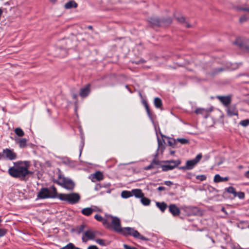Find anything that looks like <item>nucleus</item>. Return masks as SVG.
<instances>
[{
  "label": "nucleus",
  "mask_w": 249,
  "mask_h": 249,
  "mask_svg": "<svg viewBox=\"0 0 249 249\" xmlns=\"http://www.w3.org/2000/svg\"><path fill=\"white\" fill-rule=\"evenodd\" d=\"M106 227L108 228H112L116 232L125 236L131 235L142 240H148L146 237L142 235L137 230L133 228H122L121 220L116 216L107 215V223Z\"/></svg>",
  "instance_id": "1"
},
{
  "label": "nucleus",
  "mask_w": 249,
  "mask_h": 249,
  "mask_svg": "<svg viewBox=\"0 0 249 249\" xmlns=\"http://www.w3.org/2000/svg\"><path fill=\"white\" fill-rule=\"evenodd\" d=\"M30 165V163L28 161L17 162V178H18L22 180H26L29 175H31L33 173L28 170Z\"/></svg>",
  "instance_id": "2"
},
{
  "label": "nucleus",
  "mask_w": 249,
  "mask_h": 249,
  "mask_svg": "<svg viewBox=\"0 0 249 249\" xmlns=\"http://www.w3.org/2000/svg\"><path fill=\"white\" fill-rule=\"evenodd\" d=\"M56 188L52 186L50 188H42L37 194V197L41 199L58 197Z\"/></svg>",
  "instance_id": "3"
},
{
  "label": "nucleus",
  "mask_w": 249,
  "mask_h": 249,
  "mask_svg": "<svg viewBox=\"0 0 249 249\" xmlns=\"http://www.w3.org/2000/svg\"><path fill=\"white\" fill-rule=\"evenodd\" d=\"M56 182L63 188L70 190H72L75 185L73 181L70 178H65L59 170L58 171V180L56 181Z\"/></svg>",
  "instance_id": "4"
},
{
  "label": "nucleus",
  "mask_w": 249,
  "mask_h": 249,
  "mask_svg": "<svg viewBox=\"0 0 249 249\" xmlns=\"http://www.w3.org/2000/svg\"><path fill=\"white\" fill-rule=\"evenodd\" d=\"M58 198L60 200L66 201L70 204H75L77 203L80 199V196L78 193H73L71 194H59Z\"/></svg>",
  "instance_id": "5"
},
{
  "label": "nucleus",
  "mask_w": 249,
  "mask_h": 249,
  "mask_svg": "<svg viewBox=\"0 0 249 249\" xmlns=\"http://www.w3.org/2000/svg\"><path fill=\"white\" fill-rule=\"evenodd\" d=\"M162 162L165 163V164L161 165L163 171H168L172 170L180 164L179 160H164Z\"/></svg>",
  "instance_id": "6"
},
{
  "label": "nucleus",
  "mask_w": 249,
  "mask_h": 249,
  "mask_svg": "<svg viewBox=\"0 0 249 249\" xmlns=\"http://www.w3.org/2000/svg\"><path fill=\"white\" fill-rule=\"evenodd\" d=\"M202 157V155L201 154H198L194 159L187 160L186 162V165L184 166L180 167L179 169L183 170L192 169L199 162Z\"/></svg>",
  "instance_id": "7"
},
{
  "label": "nucleus",
  "mask_w": 249,
  "mask_h": 249,
  "mask_svg": "<svg viewBox=\"0 0 249 249\" xmlns=\"http://www.w3.org/2000/svg\"><path fill=\"white\" fill-rule=\"evenodd\" d=\"M2 155L3 159H8L9 160H13L16 157L14 152L8 148L3 150Z\"/></svg>",
  "instance_id": "8"
},
{
  "label": "nucleus",
  "mask_w": 249,
  "mask_h": 249,
  "mask_svg": "<svg viewBox=\"0 0 249 249\" xmlns=\"http://www.w3.org/2000/svg\"><path fill=\"white\" fill-rule=\"evenodd\" d=\"M101 210L99 209L96 207H88L84 208L82 210L81 213L83 214L89 216L95 212H100Z\"/></svg>",
  "instance_id": "9"
},
{
  "label": "nucleus",
  "mask_w": 249,
  "mask_h": 249,
  "mask_svg": "<svg viewBox=\"0 0 249 249\" xmlns=\"http://www.w3.org/2000/svg\"><path fill=\"white\" fill-rule=\"evenodd\" d=\"M234 44L240 47H247V45L249 44V39L244 37H238Z\"/></svg>",
  "instance_id": "10"
},
{
  "label": "nucleus",
  "mask_w": 249,
  "mask_h": 249,
  "mask_svg": "<svg viewBox=\"0 0 249 249\" xmlns=\"http://www.w3.org/2000/svg\"><path fill=\"white\" fill-rule=\"evenodd\" d=\"M161 161H160L158 160H157L156 159H154L151 162L150 164L148 166H146L144 167V169L145 170H149L152 168H159L160 167H161L160 162Z\"/></svg>",
  "instance_id": "11"
},
{
  "label": "nucleus",
  "mask_w": 249,
  "mask_h": 249,
  "mask_svg": "<svg viewBox=\"0 0 249 249\" xmlns=\"http://www.w3.org/2000/svg\"><path fill=\"white\" fill-rule=\"evenodd\" d=\"M169 211L174 216H178L180 213L179 209L175 204H171L169 206Z\"/></svg>",
  "instance_id": "12"
},
{
  "label": "nucleus",
  "mask_w": 249,
  "mask_h": 249,
  "mask_svg": "<svg viewBox=\"0 0 249 249\" xmlns=\"http://www.w3.org/2000/svg\"><path fill=\"white\" fill-rule=\"evenodd\" d=\"M28 140L26 138H17V143L20 148H25L28 146Z\"/></svg>",
  "instance_id": "13"
},
{
  "label": "nucleus",
  "mask_w": 249,
  "mask_h": 249,
  "mask_svg": "<svg viewBox=\"0 0 249 249\" xmlns=\"http://www.w3.org/2000/svg\"><path fill=\"white\" fill-rule=\"evenodd\" d=\"M217 98L225 106H228L231 102V99L230 96H218Z\"/></svg>",
  "instance_id": "14"
},
{
  "label": "nucleus",
  "mask_w": 249,
  "mask_h": 249,
  "mask_svg": "<svg viewBox=\"0 0 249 249\" xmlns=\"http://www.w3.org/2000/svg\"><path fill=\"white\" fill-rule=\"evenodd\" d=\"M89 92L90 85H87L85 87L81 89L79 94L82 97H86L89 95Z\"/></svg>",
  "instance_id": "15"
},
{
  "label": "nucleus",
  "mask_w": 249,
  "mask_h": 249,
  "mask_svg": "<svg viewBox=\"0 0 249 249\" xmlns=\"http://www.w3.org/2000/svg\"><path fill=\"white\" fill-rule=\"evenodd\" d=\"M85 236L89 240H93L96 236V232L91 230H88L85 232Z\"/></svg>",
  "instance_id": "16"
},
{
  "label": "nucleus",
  "mask_w": 249,
  "mask_h": 249,
  "mask_svg": "<svg viewBox=\"0 0 249 249\" xmlns=\"http://www.w3.org/2000/svg\"><path fill=\"white\" fill-rule=\"evenodd\" d=\"M227 113L230 116L237 115L238 110L234 106L230 107L227 109Z\"/></svg>",
  "instance_id": "17"
},
{
  "label": "nucleus",
  "mask_w": 249,
  "mask_h": 249,
  "mask_svg": "<svg viewBox=\"0 0 249 249\" xmlns=\"http://www.w3.org/2000/svg\"><path fill=\"white\" fill-rule=\"evenodd\" d=\"M132 196H134L137 198H141L144 196V194L142 193L141 189H133L131 191Z\"/></svg>",
  "instance_id": "18"
},
{
  "label": "nucleus",
  "mask_w": 249,
  "mask_h": 249,
  "mask_svg": "<svg viewBox=\"0 0 249 249\" xmlns=\"http://www.w3.org/2000/svg\"><path fill=\"white\" fill-rule=\"evenodd\" d=\"M92 180H101L103 178V174L101 172H96L92 175Z\"/></svg>",
  "instance_id": "19"
},
{
  "label": "nucleus",
  "mask_w": 249,
  "mask_h": 249,
  "mask_svg": "<svg viewBox=\"0 0 249 249\" xmlns=\"http://www.w3.org/2000/svg\"><path fill=\"white\" fill-rule=\"evenodd\" d=\"M156 205L162 212H164L167 208V205L164 202H157Z\"/></svg>",
  "instance_id": "20"
},
{
  "label": "nucleus",
  "mask_w": 249,
  "mask_h": 249,
  "mask_svg": "<svg viewBox=\"0 0 249 249\" xmlns=\"http://www.w3.org/2000/svg\"><path fill=\"white\" fill-rule=\"evenodd\" d=\"M212 110V109H205L203 108H198L196 109L195 113L197 114H206L208 112H211Z\"/></svg>",
  "instance_id": "21"
},
{
  "label": "nucleus",
  "mask_w": 249,
  "mask_h": 249,
  "mask_svg": "<svg viewBox=\"0 0 249 249\" xmlns=\"http://www.w3.org/2000/svg\"><path fill=\"white\" fill-rule=\"evenodd\" d=\"M107 215H106V218H104L101 215H98V214H96L94 216V218L97 221L102 222L103 224L106 227V224L107 223Z\"/></svg>",
  "instance_id": "22"
},
{
  "label": "nucleus",
  "mask_w": 249,
  "mask_h": 249,
  "mask_svg": "<svg viewBox=\"0 0 249 249\" xmlns=\"http://www.w3.org/2000/svg\"><path fill=\"white\" fill-rule=\"evenodd\" d=\"M228 180V177L222 178L219 175L217 174L215 175L213 180L215 182H219L222 181H226Z\"/></svg>",
  "instance_id": "23"
},
{
  "label": "nucleus",
  "mask_w": 249,
  "mask_h": 249,
  "mask_svg": "<svg viewBox=\"0 0 249 249\" xmlns=\"http://www.w3.org/2000/svg\"><path fill=\"white\" fill-rule=\"evenodd\" d=\"M77 6V4L74 0H71L65 4V7L67 9L76 8Z\"/></svg>",
  "instance_id": "24"
},
{
  "label": "nucleus",
  "mask_w": 249,
  "mask_h": 249,
  "mask_svg": "<svg viewBox=\"0 0 249 249\" xmlns=\"http://www.w3.org/2000/svg\"><path fill=\"white\" fill-rule=\"evenodd\" d=\"M149 21L152 24L160 26V20L156 18H150Z\"/></svg>",
  "instance_id": "25"
},
{
  "label": "nucleus",
  "mask_w": 249,
  "mask_h": 249,
  "mask_svg": "<svg viewBox=\"0 0 249 249\" xmlns=\"http://www.w3.org/2000/svg\"><path fill=\"white\" fill-rule=\"evenodd\" d=\"M225 190L230 194H233L234 197H236L237 196V193L235 191V189L233 187L230 186L228 188H226Z\"/></svg>",
  "instance_id": "26"
},
{
  "label": "nucleus",
  "mask_w": 249,
  "mask_h": 249,
  "mask_svg": "<svg viewBox=\"0 0 249 249\" xmlns=\"http://www.w3.org/2000/svg\"><path fill=\"white\" fill-rule=\"evenodd\" d=\"M154 105L157 108H161L162 105L161 99L158 97L154 99Z\"/></svg>",
  "instance_id": "27"
},
{
  "label": "nucleus",
  "mask_w": 249,
  "mask_h": 249,
  "mask_svg": "<svg viewBox=\"0 0 249 249\" xmlns=\"http://www.w3.org/2000/svg\"><path fill=\"white\" fill-rule=\"evenodd\" d=\"M121 196L122 197L126 198L132 196V192L124 191L122 192Z\"/></svg>",
  "instance_id": "28"
},
{
  "label": "nucleus",
  "mask_w": 249,
  "mask_h": 249,
  "mask_svg": "<svg viewBox=\"0 0 249 249\" xmlns=\"http://www.w3.org/2000/svg\"><path fill=\"white\" fill-rule=\"evenodd\" d=\"M177 19L178 21L181 23H183L184 24V26L187 28H190L191 27V25L188 23L185 22V19L184 17H181L180 18H177Z\"/></svg>",
  "instance_id": "29"
},
{
  "label": "nucleus",
  "mask_w": 249,
  "mask_h": 249,
  "mask_svg": "<svg viewBox=\"0 0 249 249\" xmlns=\"http://www.w3.org/2000/svg\"><path fill=\"white\" fill-rule=\"evenodd\" d=\"M141 201L145 206H148L150 203V200L149 198L144 197V196L141 197Z\"/></svg>",
  "instance_id": "30"
},
{
  "label": "nucleus",
  "mask_w": 249,
  "mask_h": 249,
  "mask_svg": "<svg viewBox=\"0 0 249 249\" xmlns=\"http://www.w3.org/2000/svg\"><path fill=\"white\" fill-rule=\"evenodd\" d=\"M8 173L11 176L16 178V168L14 167H10L8 170Z\"/></svg>",
  "instance_id": "31"
},
{
  "label": "nucleus",
  "mask_w": 249,
  "mask_h": 249,
  "mask_svg": "<svg viewBox=\"0 0 249 249\" xmlns=\"http://www.w3.org/2000/svg\"><path fill=\"white\" fill-rule=\"evenodd\" d=\"M176 140L177 142H179L182 144H188L189 143V140L185 138H178Z\"/></svg>",
  "instance_id": "32"
},
{
  "label": "nucleus",
  "mask_w": 249,
  "mask_h": 249,
  "mask_svg": "<svg viewBox=\"0 0 249 249\" xmlns=\"http://www.w3.org/2000/svg\"><path fill=\"white\" fill-rule=\"evenodd\" d=\"M239 124L244 127L249 125V119H246L240 122Z\"/></svg>",
  "instance_id": "33"
},
{
  "label": "nucleus",
  "mask_w": 249,
  "mask_h": 249,
  "mask_svg": "<svg viewBox=\"0 0 249 249\" xmlns=\"http://www.w3.org/2000/svg\"><path fill=\"white\" fill-rule=\"evenodd\" d=\"M24 135L23 131L19 127H17V135L19 137L23 136Z\"/></svg>",
  "instance_id": "34"
},
{
  "label": "nucleus",
  "mask_w": 249,
  "mask_h": 249,
  "mask_svg": "<svg viewBox=\"0 0 249 249\" xmlns=\"http://www.w3.org/2000/svg\"><path fill=\"white\" fill-rule=\"evenodd\" d=\"M74 246L72 243H69L66 246L61 248L60 249H74Z\"/></svg>",
  "instance_id": "35"
},
{
  "label": "nucleus",
  "mask_w": 249,
  "mask_h": 249,
  "mask_svg": "<svg viewBox=\"0 0 249 249\" xmlns=\"http://www.w3.org/2000/svg\"><path fill=\"white\" fill-rule=\"evenodd\" d=\"M176 142H177L176 139H170L168 140V143L169 145L173 146L176 143Z\"/></svg>",
  "instance_id": "36"
},
{
  "label": "nucleus",
  "mask_w": 249,
  "mask_h": 249,
  "mask_svg": "<svg viewBox=\"0 0 249 249\" xmlns=\"http://www.w3.org/2000/svg\"><path fill=\"white\" fill-rule=\"evenodd\" d=\"M237 9L238 11H244L249 12V6L248 7H238Z\"/></svg>",
  "instance_id": "37"
},
{
  "label": "nucleus",
  "mask_w": 249,
  "mask_h": 249,
  "mask_svg": "<svg viewBox=\"0 0 249 249\" xmlns=\"http://www.w3.org/2000/svg\"><path fill=\"white\" fill-rule=\"evenodd\" d=\"M196 178L198 180L203 181L206 179V177L205 175H198L196 176Z\"/></svg>",
  "instance_id": "38"
},
{
  "label": "nucleus",
  "mask_w": 249,
  "mask_h": 249,
  "mask_svg": "<svg viewBox=\"0 0 249 249\" xmlns=\"http://www.w3.org/2000/svg\"><path fill=\"white\" fill-rule=\"evenodd\" d=\"M96 242L101 246H103L105 245L104 241L101 239H98L96 240Z\"/></svg>",
  "instance_id": "39"
},
{
  "label": "nucleus",
  "mask_w": 249,
  "mask_h": 249,
  "mask_svg": "<svg viewBox=\"0 0 249 249\" xmlns=\"http://www.w3.org/2000/svg\"><path fill=\"white\" fill-rule=\"evenodd\" d=\"M85 228V226L84 225H81L79 226L78 229H77V232L78 233H80L81 232H82Z\"/></svg>",
  "instance_id": "40"
},
{
  "label": "nucleus",
  "mask_w": 249,
  "mask_h": 249,
  "mask_svg": "<svg viewBox=\"0 0 249 249\" xmlns=\"http://www.w3.org/2000/svg\"><path fill=\"white\" fill-rule=\"evenodd\" d=\"M239 198H243L245 197V194L243 192H239L237 193V196Z\"/></svg>",
  "instance_id": "41"
},
{
  "label": "nucleus",
  "mask_w": 249,
  "mask_h": 249,
  "mask_svg": "<svg viewBox=\"0 0 249 249\" xmlns=\"http://www.w3.org/2000/svg\"><path fill=\"white\" fill-rule=\"evenodd\" d=\"M67 51L66 49H62V53L59 54L60 57H64L67 55Z\"/></svg>",
  "instance_id": "42"
},
{
  "label": "nucleus",
  "mask_w": 249,
  "mask_h": 249,
  "mask_svg": "<svg viewBox=\"0 0 249 249\" xmlns=\"http://www.w3.org/2000/svg\"><path fill=\"white\" fill-rule=\"evenodd\" d=\"M248 18L245 16H243L240 18L239 21L241 23L245 22L247 20Z\"/></svg>",
  "instance_id": "43"
},
{
  "label": "nucleus",
  "mask_w": 249,
  "mask_h": 249,
  "mask_svg": "<svg viewBox=\"0 0 249 249\" xmlns=\"http://www.w3.org/2000/svg\"><path fill=\"white\" fill-rule=\"evenodd\" d=\"M124 247L125 249H137L136 248L128 246L126 244H124Z\"/></svg>",
  "instance_id": "44"
},
{
  "label": "nucleus",
  "mask_w": 249,
  "mask_h": 249,
  "mask_svg": "<svg viewBox=\"0 0 249 249\" xmlns=\"http://www.w3.org/2000/svg\"><path fill=\"white\" fill-rule=\"evenodd\" d=\"M6 231L4 229H0V236H3L5 234Z\"/></svg>",
  "instance_id": "45"
},
{
  "label": "nucleus",
  "mask_w": 249,
  "mask_h": 249,
  "mask_svg": "<svg viewBox=\"0 0 249 249\" xmlns=\"http://www.w3.org/2000/svg\"><path fill=\"white\" fill-rule=\"evenodd\" d=\"M224 71V69L223 68L217 69L215 70L214 74H216L217 73L220 72L221 71Z\"/></svg>",
  "instance_id": "46"
},
{
  "label": "nucleus",
  "mask_w": 249,
  "mask_h": 249,
  "mask_svg": "<svg viewBox=\"0 0 249 249\" xmlns=\"http://www.w3.org/2000/svg\"><path fill=\"white\" fill-rule=\"evenodd\" d=\"M164 184L167 186H171L173 184V182L170 181H165Z\"/></svg>",
  "instance_id": "47"
},
{
  "label": "nucleus",
  "mask_w": 249,
  "mask_h": 249,
  "mask_svg": "<svg viewBox=\"0 0 249 249\" xmlns=\"http://www.w3.org/2000/svg\"><path fill=\"white\" fill-rule=\"evenodd\" d=\"M87 249H99L95 245L89 246Z\"/></svg>",
  "instance_id": "48"
},
{
  "label": "nucleus",
  "mask_w": 249,
  "mask_h": 249,
  "mask_svg": "<svg viewBox=\"0 0 249 249\" xmlns=\"http://www.w3.org/2000/svg\"><path fill=\"white\" fill-rule=\"evenodd\" d=\"M82 240L83 241V242H87L88 241V240H89V239H88L85 236V234H83V236H82Z\"/></svg>",
  "instance_id": "49"
},
{
  "label": "nucleus",
  "mask_w": 249,
  "mask_h": 249,
  "mask_svg": "<svg viewBox=\"0 0 249 249\" xmlns=\"http://www.w3.org/2000/svg\"><path fill=\"white\" fill-rule=\"evenodd\" d=\"M143 105L145 107L146 110L149 109L148 105L146 101L143 102Z\"/></svg>",
  "instance_id": "50"
},
{
  "label": "nucleus",
  "mask_w": 249,
  "mask_h": 249,
  "mask_svg": "<svg viewBox=\"0 0 249 249\" xmlns=\"http://www.w3.org/2000/svg\"><path fill=\"white\" fill-rule=\"evenodd\" d=\"M158 142L159 147H160L161 145H162V141L160 140L159 138H158Z\"/></svg>",
  "instance_id": "51"
},
{
  "label": "nucleus",
  "mask_w": 249,
  "mask_h": 249,
  "mask_svg": "<svg viewBox=\"0 0 249 249\" xmlns=\"http://www.w3.org/2000/svg\"><path fill=\"white\" fill-rule=\"evenodd\" d=\"M165 189V187H163V186H159L158 188V190L159 191H163Z\"/></svg>",
  "instance_id": "52"
},
{
  "label": "nucleus",
  "mask_w": 249,
  "mask_h": 249,
  "mask_svg": "<svg viewBox=\"0 0 249 249\" xmlns=\"http://www.w3.org/2000/svg\"><path fill=\"white\" fill-rule=\"evenodd\" d=\"M146 112H147V113L148 115V116L150 118H152V115H151V114L150 113V109H148V110H146Z\"/></svg>",
  "instance_id": "53"
},
{
  "label": "nucleus",
  "mask_w": 249,
  "mask_h": 249,
  "mask_svg": "<svg viewBox=\"0 0 249 249\" xmlns=\"http://www.w3.org/2000/svg\"><path fill=\"white\" fill-rule=\"evenodd\" d=\"M101 187V185L100 184H98L95 187V189L96 190H98L99 189V188H100Z\"/></svg>",
  "instance_id": "54"
},
{
  "label": "nucleus",
  "mask_w": 249,
  "mask_h": 249,
  "mask_svg": "<svg viewBox=\"0 0 249 249\" xmlns=\"http://www.w3.org/2000/svg\"><path fill=\"white\" fill-rule=\"evenodd\" d=\"M77 94H75V93H74V94H72V98H73V99H76V98H77Z\"/></svg>",
  "instance_id": "55"
},
{
  "label": "nucleus",
  "mask_w": 249,
  "mask_h": 249,
  "mask_svg": "<svg viewBox=\"0 0 249 249\" xmlns=\"http://www.w3.org/2000/svg\"><path fill=\"white\" fill-rule=\"evenodd\" d=\"M3 158L2 153H0V160Z\"/></svg>",
  "instance_id": "56"
},
{
  "label": "nucleus",
  "mask_w": 249,
  "mask_h": 249,
  "mask_svg": "<svg viewBox=\"0 0 249 249\" xmlns=\"http://www.w3.org/2000/svg\"><path fill=\"white\" fill-rule=\"evenodd\" d=\"M168 22L169 23H170L171 22V19H170V18H169V19H168Z\"/></svg>",
  "instance_id": "57"
},
{
  "label": "nucleus",
  "mask_w": 249,
  "mask_h": 249,
  "mask_svg": "<svg viewBox=\"0 0 249 249\" xmlns=\"http://www.w3.org/2000/svg\"><path fill=\"white\" fill-rule=\"evenodd\" d=\"M174 153V151H171V154L173 155Z\"/></svg>",
  "instance_id": "58"
},
{
  "label": "nucleus",
  "mask_w": 249,
  "mask_h": 249,
  "mask_svg": "<svg viewBox=\"0 0 249 249\" xmlns=\"http://www.w3.org/2000/svg\"><path fill=\"white\" fill-rule=\"evenodd\" d=\"M51 1L53 2H54L55 0H51Z\"/></svg>",
  "instance_id": "59"
},
{
  "label": "nucleus",
  "mask_w": 249,
  "mask_h": 249,
  "mask_svg": "<svg viewBox=\"0 0 249 249\" xmlns=\"http://www.w3.org/2000/svg\"><path fill=\"white\" fill-rule=\"evenodd\" d=\"M236 249H243V248H241V247H239L238 248H237Z\"/></svg>",
  "instance_id": "60"
},
{
  "label": "nucleus",
  "mask_w": 249,
  "mask_h": 249,
  "mask_svg": "<svg viewBox=\"0 0 249 249\" xmlns=\"http://www.w3.org/2000/svg\"><path fill=\"white\" fill-rule=\"evenodd\" d=\"M222 211L223 212H225V210H224V209L223 208H222Z\"/></svg>",
  "instance_id": "61"
},
{
  "label": "nucleus",
  "mask_w": 249,
  "mask_h": 249,
  "mask_svg": "<svg viewBox=\"0 0 249 249\" xmlns=\"http://www.w3.org/2000/svg\"><path fill=\"white\" fill-rule=\"evenodd\" d=\"M91 28H92V27H91V26H89V29H91Z\"/></svg>",
  "instance_id": "62"
},
{
  "label": "nucleus",
  "mask_w": 249,
  "mask_h": 249,
  "mask_svg": "<svg viewBox=\"0 0 249 249\" xmlns=\"http://www.w3.org/2000/svg\"><path fill=\"white\" fill-rule=\"evenodd\" d=\"M70 42V40H68L67 41L66 43H67L68 42Z\"/></svg>",
  "instance_id": "63"
},
{
  "label": "nucleus",
  "mask_w": 249,
  "mask_h": 249,
  "mask_svg": "<svg viewBox=\"0 0 249 249\" xmlns=\"http://www.w3.org/2000/svg\"><path fill=\"white\" fill-rule=\"evenodd\" d=\"M194 209L195 210H197V208H194Z\"/></svg>",
  "instance_id": "64"
}]
</instances>
